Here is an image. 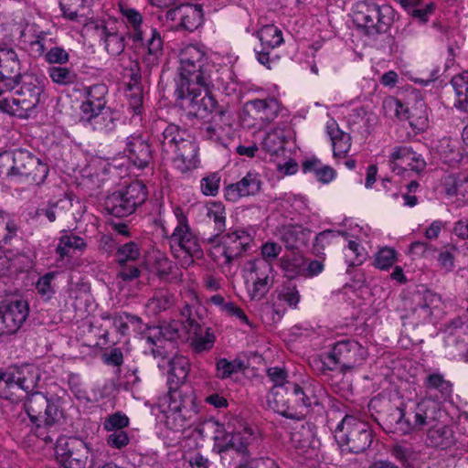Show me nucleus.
I'll return each mask as SVG.
<instances>
[{
  "instance_id": "1",
  "label": "nucleus",
  "mask_w": 468,
  "mask_h": 468,
  "mask_svg": "<svg viewBox=\"0 0 468 468\" xmlns=\"http://www.w3.org/2000/svg\"><path fill=\"white\" fill-rule=\"evenodd\" d=\"M180 80L176 83L175 94L183 98L193 92L194 86L212 87L215 66L203 49L195 45L183 48L179 53Z\"/></svg>"
},
{
  "instance_id": "57",
  "label": "nucleus",
  "mask_w": 468,
  "mask_h": 468,
  "mask_svg": "<svg viewBox=\"0 0 468 468\" xmlns=\"http://www.w3.org/2000/svg\"><path fill=\"white\" fill-rule=\"evenodd\" d=\"M190 417L191 414H184L182 412H173L168 410L165 423L169 429L175 431H180L187 425V421Z\"/></svg>"
},
{
  "instance_id": "14",
  "label": "nucleus",
  "mask_w": 468,
  "mask_h": 468,
  "mask_svg": "<svg viewBox=\"0 0 468 468\" xmlns=\"http://www.w3.org/2000/svg\"><path fill=\"white\" fill-rule=\"evenodd\" d=\"M210 87L194 86L193 92H190L183 98H177L186 102V107L190 114L197 118H206L209 113H214L213 120L216 117L221 118L224 114L222 110H218V102L209 91Z\"/></svg>"
},
{
  "instance_id": "17",
  "label": "nucleus",
  "mask_w": 468,
  "mask_h": 468,
  "mask_svg": "<svg viewBox=\"0 0 468 468\" xmlns=\"http://www.w3.org/2000/svg\"><path fill=\"white\" fill-rule=\"evenodd\" d=\"M181 324L178 321L163 323L159 326H153L145 335V342L152 346L151 353L154 357L165 358L164 351L165 341H176L180 337Z\"/></svg>"
},
{
  "instance_id": "16",
  "label": "nucleus",
  "mask_w": 468,
  "mask_h": 468,
  "mask_svg": "<svg viewBox=\"0 0 468 468\" xmlns=\"http://www.w3.org/2000/svg\"><path fill=\"white\" fill-rule=\"evenodd\" d=\"M45 84L41 78L34 75L25 76L21 79V86L16 91V103L24 110L26 117L34 110L40 101V96L44 92Z\"/></svg>"
},
{
  "instance_id": "63",
  "label": "nucleus",
  "mask_w": 468,
  "mask_h": 468,
  "mask_svg": "<svg viewBox=\"0 0 468 468\" xmlns=\"http://www.w3.org/2000/svg\"><path fill=\"white\" fill-rule=\"evenodd\" d=\"M54 277L55 274L53 272H48L40 277L37 282V292L46 299H49L54 292L51 284Z\"/></svg>"
},
{
  "instance_id": "35",
  "label": "nucleus",
  "mask_w": 468,
  "mask_h": 468,
  "mask_svg": "<svg viewBox=\"0 0 468 468\" xmlns=\"http://www.w3.org/2000/svg\"><path fill=\"white\" fill-rule=\"evenodd\" d=\"M87 120L95 131L107 133L115 129L118 114L110 108H104L89 114Z\"/></svg>"
},
{
  "instance_id": "61",
  "label": "nucleus",
  "mask_w": 468,
  "mask_h": 468,
  "mask_svg": "<svg viewBox=\"0 0 468 468\" xmlns=\"http://www.w3.org/2000/svg\"><path fill=\"white\" fill-rule=\"evenodd\" d=\"M130 442V437L123 430H117L116 431L110 432L107 437V443L110 447L114 449H122Z\"/></svg>"
},
{
  "instance_id": "55",
  "label": "nucleus",
  "mask_w": 468,
  "mask_h": 468,
  "mask_svg": "<svg viewBox=\"0 0 468 468\" xmlns=\"http://www.w3.org/2000/svg\"><path fill=\"white\" fill-rule=\"evenodd\" d=\"M129 424V419L125 414L115 412L105 418L103 428L109 432L123 430Z\"/></svg>"
},
{
  "instance_id": "45",
  "label": "nucleus",
  "mask_w": 468,
  "mask_h": 468,
  "mask_svg": "<svg viewBox=\"0 0 468 468\" xmlns=\"http://www.w3.org/2000/svg\"><path fill=\"white\" fill-rule=\"evenodd\" d=\"M398 410L399 411V417L397 424L401 432L406 434L422 430L420 417L416 406L414 410L410 411H406L402 408H399Z\"/></svg>"
},
{
  "instance_id": "22",
  "label": "nucleus",
  "mask_w": 468,
  "mask_h": 468,
  "mask_svg": "<svg viewBox=\"0 0 468 468\" xmlns=\"http://www.w3.org/2000/svg\"><path fill=\"white\" fill-rule=\"evenodd\" d=\"M171 19L178 18L180 26L188 31L198 28L203 22V10L199 5L186 4L171 9L167 13Z\"/></svg>"
},
{
  "instance_id": "25",
  "label": "nucleus",
  "mask_w": 468,
  "mask_h": 468,
  "mask_svg": "<svg viewBox=\"0 0 468 468\" xmlns=\"http://www.w3.org/2000/svg\"><path fill=\"white\" fill-rule=\"evenodd\" d=\"M411 311L420 312L419 317L422 321L428 320L431 314V307L441 302V296L428 289H419L411 294Z\"/></svg>"
},
{
  "instance_id": "56",
  "label": "nucleus",
  "mask_w": 468,
  "mask_h": 468,
  "mask_svg": "<svg viewBox=\"0 0 468 468\" xmlns=\"http://www.w3.org/2000/svg\"><path fill=\"white\" fill-rule=\"evenodd\" d=\"M241 367V362L229 361L226 358H220L217 362V376L221 379H225L229 378L233 373L240 370Z\"/></svg>"
},
{
  "instance_id": "6",
  "label": "nucleus",
  "mask_w": 468,
  "mask_h": 468,
  "mask_svg": "<svg viewBox=\"0 0 468 468\" xmlns=\"http://www.w3.org/2000/svg\"><path fill=\"white\" fill-rule=\"evenodd\" d=\"M395 11L388 5L359 2L353 12V22L367 36L385 33L394 21Z\"/></svg>"
},
{
  "instance_id": "11",
  "label": "nucleus",
  "mask_w": 468,
  "mask_h": 468,
  "mask_svg": "<svg viewBox=\"0 0 468 468\" xmlns=\"http://www.w3.org/2000/svg\"><path fill=\"white\" fill-rule=\"evenodd\" d=\"M246 282H251L249 293L251 300H261L273 282V267L266 260H250L244 266Z\"/></svg>"
},
{
  "instance_id": "18",
  "label": "nucleus",
  "mask_w": 468,
  "mask_h": 468,
  "mask_svg": "<svg viewBox=\"0 0 468 468\" xmlns=\"http://www.w3.org/2000/svg\"><path fill=\"white\" fill-rule=\"evenodd\" d=\"M388 162L390 169L398 174L402 173L407 168L420 173L426 167V162L421 154L406 145L394 147L389 154Z\"/></svg>"
},
{
  "instance_id": "21",
  "label": "nucleus",
  "mask_w": 468,
  "mask_h": 468,
  "mask_svg": "<svg viewBox=\"0 0 468 468\" xmlns=\"http://www.w3.org/2000/svg\"><path fill=\"white\" fill-rule=\"evenodd\" d=\"M198 146L197 144L187 135L176 147L172 155L166 156L175 167L182 173H186L197 167Z\"/></svg>"
},
{
  "instance_id": "10",
  "label": "nucleus",
  "mask_w": 468,
  "mask_h": 468,
  "mask_svg": "<svg viewBox=\"0 0 468 468\" xmlns=\"http://www.w3.org/2000/svg\"><path fill=\"white\" fill-rule=\"evenodd\" d=\"M214 447L213 450L218 453H225L229 451H234L241 455H250L248 447L254 439L253 430L249 426H244L238 431L226 432L224 426L215 421Z\"/></svg>"
},
{
  "instance_id": "34",
  "label": "nucleus",
  "mask_w": 468,
  "mask_h": 468,
  "mask_svg": "<svg viewBox=\"0 0 468 468\" xmlns=\"http://www.w3.org/2000/svg\"><path fill=\"white\" fill-rule=\"evenodd\" d=\"M310 235L309 229L299 225H290L282 229L281 239L288 250H298L308 242Z\"/></svg>"
},
{
  "instance_id": "47",
  "label": "nucleus",
  "mask_w": 468,
  "mask_h": 468,
  "mask_svg": "<svg viewBox=\"0 0 468 468\" xmlns=\"http://www.w3.org/2000/svg\"><path fill=\"white\" fill-rule=\"evenodd\" d=\"M441 158L449 165H455L463 159V153L456 141L443 139L439 146Z\"/></svg>"
},
{
  "instance_id": "52",
  "label": "nucleus",
  "mask_w": 468,
  "mask_h": 468,
  "mask_svg": "<svg viewBox=\"0 0 468 468\" xmlns=\"http://www.w3.org/2000/svg\"><path fill=\"white\" fill-rule=\"evenodd\" d=\"M364 248L356 241L350 240L344 249L345 261L348 267L360 265L365 258Z\"/></svg>"
},
{
  "instance_id": "26",
  "label": "nucleus",
  "mask_w": 468,
  "mask_h": 468,
  "mask_svg": "<svg viewBox=\"0 0 468 468\" xmlns=\"http://www.w3.org/2000/svg\"><path fill=\"white\" fill-rule=\"evenodd\" d=\"M72 201L66 197L58 199H50L47 204L39 207L36 212L35 217L44 216L48 220L52 223L57 219H67L72 213Z\"/></svg>"
},
{
  "instance_id": "48",
  "label": "nucleus",
  "mask_w": 468,
  "mask_h": 468,
  "mask_svg": "<svg viewBox=\"0 0 468 468\" xmlns=\"http://www.w3.org/2000/svg\"><path fill=\"white\" fill-rule=\"evenodd\" d=\"M86 246L87 244L81 237L74 234H65L59 238L56 252L63 259L69 256L70 250H82Z\"/></svg>"
},
{
  "instance_id": "53",
  "label": "nucleus",
  "mask_w": 468,
  "mask_h": 468,
  "mask_svg": "<svg viewBox=\"0 0 468 468\" xmlns=\"http://www.w3.org/2000/svg\"><path fill=\"white\" fill-rule=\"evenodd\" d=\"M288 388L291 390L292 404H295L296 406H303L306 409L310 408L313 404H317L316 398L308 396L298 384L288 383Z\"/></svg>"
},
{
  "instance_id": "12",
  "label": "nucleus",
  "mask_w": 468,
  "mask_h": 468,
  "mask_svg": "<svg viewBox=\"0 0 468 468\" xmlns=\"http://www.w3.org/2000/svg\"><path fill=\"white\" fill-rule=\"evenodd\" d=\"M252 236L243 229H237L223 235L220 244L212 250V255L219 261L223 259V264H231L235 260L251 248Z\"/></svg>"
},
{
  "instance_id": "33",
  "label": "nucleus",
  "mask_w": 468,
  "mask_h": 468,
  "mask_svg": "<svg viewBox=\"0 0 468 468\" xmlns=\"http://www.w3.org/2000/svg\"><path fill=\"white\" fill-rule=\"evenodd\" d=\"M427 444L440 449H448L455 444L454 432L447 425L430 427L427 431Z\"/></svg>"
},
{
  "instance_id": "37",
  "label": "nucleus",
  "mask_w": 468,
  "mask_h": 468,
  "mask_svg": "<svg viewBox=\"0 0 468 468\" xmlns=\"http://www.w3.org/2000/svg\"><path fill=\"white\" fill-rule=\"evenodd\" d=\"M416 407L420 417L421 429L425 426L435 425L441 418V408L434 399L425 397L416 404Z\"/></svg>"
},
{
  "instance_id": "9",
  "label": "nucleus",
  "mask_w": 468,
  "mask_h": 468,
  "mask_svg": "<svg viewBox=\"0 0 468 468\" xmlns=\"http://www.w3.org/2000/svg\"><path fill=\"white\" fill-rule=\"evenodd\" d=\"M55 451L63 468H92L90 447L80 438H59Z\"/></svg>"
},
{
  "instance_id": "8",
  "label": "nucleus",
  "mask_w": 468,
  "mask_h": 468,
  "mask_svg": "<svg viewBox=\"0 0 468 468\" xmlns=\"http://www.w3.org/2000/svg\"><path fill=\"white\" fill-rule=\"evenodd\" d=\"M147 198L145 185L141 181L109 195L104 202L106 211L117 218L133 214Z\"/></svg>"
},
{
  "instance_id": "64",
  "label": "nucleus",
  "mask_w": 468,
  "mask_h": 468,
  "mask_svg": "<svg viewBox=\"0 0 468 468\" xmlns=\"http://www.w3.org/2000/svg\"><path fill=\"white\" fill-rule=\"evenodd\" d=\"M261 250L262 258L257 260H266L271 263L282 252V247L276 242H266L261 245Z\"/></svg>"
},
{
  "instance_id": "2",
  "label": "nucleus",
  "mask_w": 468,
  "mask_h": 468,
  "mask_svg": "<svg viewBox=\"0 0 468 468\" xmlns=\"http://www.w3.org/2000/svg\"><path fill=\"white\" fill-rule=\"evenodd\" d=\"M368 356L367 349L354 339L336 342L330 352L309 358V365L317 375L325 376L338 370L342 374L362 366Z\"/></svg>"
},
{
  "instance_id": "28",
  "label": "nucleus",
  "mask_w": 468,
  "mask_h": 468,
  "mask_svg": "<svg viewBox=\"0 0 468 468\" xmlns=\"http://www.w3.org/2000/svg\"><path fill=\"white\" fill-rule=\"evenodd\" d=\"M11 376L9 392L12 391L13 395L18 389L24 390L27 393L32 391L39 380V371L34 367H22L16 374H12Z\"/></svg>"
},
{
  "instance_id": "42",
  "label": "nucleus",
  "mask_w": 468,
  "mask_h": 468,
  "mask_svg": "<svg viewBox=\"0 0 468 468\" xmlns=\"http://www.w3.org/2000/svg\"><path fill=\"white\" fill-rule=\"evenodd\" d=\"M451 85L457 96L454 106L463 112H468V73L463 72L452 77Z\"/></svg>"
},
{
  "instance_id": "4",
  "label": "nucleus",
  "mask_w": 468,
  "mask_h": 468,
  "mask_svg": "<svg viewBox=\"0 0 468 468\" xmlns=\"http://www.w3.org/2000/svg\"><path fill=\"white\" fill-rule=\"evenodd\" d=\"M119 8L131 39L146 49L143 57L144 63L147 67L157 65L164 51L160 33L151 27L147 34L148 27L144 25L143 15L137 9L124 4H120Z\"/></svg>"
},
{
  "instance_id": "58",
  "label": "nucleus",
  "mask_w": 468,
  "mask_h": 468,
  "mask_svg": "<svg viewBox=\"0 0 468 468\" xmlns=\"http://www.w3.org/2000/svg\"><path fill=\"white\" fill-rule=\"evenodd\" d=\"M0 111L19 118H27L24 110L16 103V96L3 97L0 99Z\"/></svg>"
},
{
  "instance_id": "49",
  "label": "nucleus",
  "mask_w": 468,
  "mask_h": 468,
  "mask_svg": "<svg viewBox=\"0 0 468 468\" xmlns=\"http://www.w3.org/2000/svg\"><path fill=\"white\" fill-rule=\"evenodd\" d=\"M48 75L52 81L58 85H72L78 80L77 73L68 67H50L48 69Z\"/></svg>"
},
{
  "instance_id": "36",
  "label": "nucleus",
  "mask_w": 468,
  "mask_h": 468,
  "mask_svg": "<svg viewBox=\"0 0 468 468\" xmlns=\"http://www.w3.org/2000/svg\"><path fill=\"white\" fill-rule=\"evenodd\" d=\"M188 331L192 334L189 337V345L195 353L200 354L213 348L216 336L210 327H207L203 332L199 325V329H190Z\"/></svg>"
},
{
  "instance_id": "40",
  "label": "nucleus",
  "mask_w": 468,
  "mask_h": 468,
  "mask_svg": "<svg viewBox=\"0 0 468 468\" xmlns=\"http://www.w3.org/2000/svg\"><path fill=\"white\" fill-rule=\"evenodd\" d=\"M176 303V297L174 292L167 289L156 290L153 296L148 300L146 307L153 314H159L165 312Z\"/></svg>"
},
{
  "instance_id": "27",
  "label": "nucleus",
  "mask_w": 468,
  "mask_h": 468,
  "mask_svg": "<svg viewBox=\"0 0 468 468\" xmlns=\"http://www.w3.org/2000/svg\"><path fill=\"white\" fill-rule=\"evenodd\" d=\"M423 386L428 398L434 399H446L452 393V384L440 372H434L426 376Z\"/></svg>"
},
{
  "instance_id": "3",
  "label": "nucleus",
  "mask_w": 468,
  "mask_h": 468,
  "mask_svg": "<svg viewBox=\"0 0 468 468\" xmlns=\"http://www.w3.org/2000/svg\"><path fill=\"white\" fill-rule=\"evenodd\" d=\"M48 173V165L27 150L19 149L0 154V176L2 177L41 186Z\"/></svg>"
},
{
  "instance_id": "38",
  "label": "nucleus",
  "mask_w": 468,
  "mask_h": 468,
  "mask_svg": "<svg viewBox=\"0 0 468 468\" xmlns=\"http://www.w3.org/2000/svg\"><path fill=\"white\" fill-rule=\"evenodd\" d=\"M166 403L169 411L182 412L184 414H191L194 401L193 398L182 393L177 388L170 386L166 398Z\"/></svg>"
},
{
  "instance_id": "15",
  "label": "nucleus",
  "mask_w": 468,
  "mask_h": 468,
  "mask_svg": "<svg viewBox=\"0 0 468 468\" xmlns=\"http://www.w3.org/2000/svg\"><path fill=\"white\" fill-rule=\"evenodd\" d=\"M24 408L30 420L40 426H51L58 417V408L42 392H33L27 397Z\"/></svg>"
},
{
  "instance_id": "19",
  "label": "nucleus",
  "mask_w": 468,
  "mask_h": 468,
  "mask_svg": "<svg viewBox=\"0 0 468 468\" xmlns=\"http://www.w3.org/2000/svg\"><path fill=\"white\" fill-rule=\"evenodd\" d=\"M94 30L110 56L116 57L124 51L125 36L118 31L116 20L99 21Z\"/></svg>"
},
{
  "instance_id": "62",
  "label": "nucleus",
  "mask_w": 468,
  "mask_h": 468,
  "mask_svg": "<svg viewBox=\"0 0 468 468\" xmlns=\"http://www.w3.org/2000/svg\"><path fill=\"white\" fill-rule=\"evenodd\" d=\"M45 59L49 64H64L69 61V55L63 48L55 47L46 52Z\"/></svg>"
},
{
  "instance_id": "23",
  "label": "nucleus",
  "mask_w": 468,
  "mask_h": 468,
  "mask_svg": "<svg viewBox=\"0 0 468 468\" xmlns=\"http://www.w3.org/2000/svg\"><path fill=\"white\" fill-rule=\"evenodd\" d=\"M125 153L130 161L139 168L146 167L152 159L150 145L140 134L127 137Z\"/></svg>"
},
{
  "instance_id": "7",
  "label": "nucleus",
  "mask_w": 468,
  "mask_h": 468,
  "mask_svg": "<svg viewBox=\"0 0 468 468\" xmlns=\"http://www.w3.org/2000/svg\"><path fill=\"white\" fill-rule=\"evenodd\" d=\"M335 437L340 445H346L350 452L356 454L365 452L373 438L369 425L351 415L337 425Z\"/></svg>"
},
{
  "instance_id": "50",
  "label": "nucleus",
  "mask_w": 468,
  "mask_h": 468,
  "mask_svg": "<svg viewBox=\"0 0 468 468\" xmlns=\"http://www.w3.org/2000/svg\"><path fill=\"white\" fill-rule=\"evenodd\" d=\"M116 261L120 265L128 261H135L141 256L140 246L134 241H129L121 245L116 251Z\"/></svg>"
},
{
  "instance_id": "44",
  "label": "nucleus",
  "mask_w": 468,
  "mask_h": 468,
  "mask_svg": "<svg viewBox=\"0 0 468 468\" xmlns=\"http://www.w3.org/2000/svg\"><path fill=\"white\" fill-rule=\"evenodd\" d=\"M206 217L213 221L216 236L226 229V208L221 202H208L206 205Z\"/></svg>"
},
{
  "instance_id": "41",
  "label": "nucleus",
  "mask_w": 468,
  "mask_h": 468,
  "mask_svg": "<svg viewBox=\"0 0 468 468\" xmlns=\"http://www.w3.org/2000/svg\"><path fill=\"white\" fill-rule=\"evenodd\" d=\"M169 377L168 382L170 385L173 383L176 386L183 384L186 379L190 364L188 359L184 356H176L169 359Z\"/></svg>"
},
{
  "instance_id": "5",
  "label": "nucleus",
  "mask_w": 468,
  "mask_h": 468,
  "mask_svg": "<svg viewBox=\"0 0 468 468\" xmlns=\"http://www.w3.org/2000/svg\"><path fill=\"white\" fill-rule=\"evenodd\" d=\"M175 214L178 223L168 237V241L174 257L178 260L181 267L187 269L196 259L202 258L203 250L183 211L177 207Z\"/></svg>"
},
{
  "instance_id": "43",
  "label": "nucleus",
  "mask_w": 468,
  "mask_h": 468,
  "mask_svg": "<svg viewBox=\"0 0 468 468\" xmlns=\"http://www.w3.org/2000/svg\"><path fill=\"white\" fill-rule=\"evenodd\" d=\"M0 68V76H15L21 79L20 61L13 48H3Z\"/></svg>"
},
{
  "instance_id": "24",
  "label": "nucleus",
  "mask_w": 468,
  "mask_h": 468,
  "mask_svg": "<svg viewBox=\"0 0 468 468\" xmlns=\"http://www.w3.org/2000/svg\"><path fill=\"white\" fill-rule=\"evenodd\" d=\"M267 403L272 410L282 416L289 419L294 418V414L291 412L292 398L288 383L285 385H273L268 395Z\"/></svg>"
},
{
  "instance_id": "60",
  "label": "nucleus",
  "mask_w": 468,
  "mask_h": 468,
  "mask_svg": "<svg viewBox=\"0 0 468 468\" xmlns=\"http://www.w3.org/2000/svg\"><path fill=\"white\" fill-rule=\"evenodd\" d=\"M173 262L165 255L158 254L154 258V271L160 279H166L173 271Z\"/></svg>"
},
{
  "instance_id": "29",
  "label": "nucleus",
  "mask_w": 468,
  "mask_h": 468,
  "mask_svg": "<svg viewBox=\"0 0 468 468\" xmlns=\"http://www.w3.org/2000/svg\"><path fill=\"white\" fill-rule=\"evenodd\" d=\"M249 112L254 114V118L264 122L273 121L280 111V104L274 98L264 100L256 99L247 103Z\"/></svg>"
},
{
  "instance_id": "30",
  "label": "nucleus",
  "mask_w": 468,
  "mask_h": 468,
  "mask_svg": "<svg viewBox=\"0 0 468 468\" xmlns=\"http://www.w3.org/2000/svg\"><path fill=\"white\" fill-rule=\"evenodd\" d=\"M107 86L104 84H95L85 89L86 101L82 102L80 109L86 115L93 113L97 111L104 110L107 94Z\"/></svg>"
},
{
  "instance_id": "54",
  "label": "nucleus",
  "mask_w": 468,
  "mask_h": 468,
  "mask_svg": "<svg viewBox=\"0 0 468 468\" xmlns=\"http://www.w3.org/2000/svg\"><path fill=\"white\" fill-rule=\"evenodd\" d=\"M396 255L394 249L388 247L380 249L375 256V266L380 270L390 268L396 261Z\"/></svg>"
},
{
  "instance_id": "31",
  "label": "nucleus",
  "mask_w": 468,
  "mask_h": 468,
  "mask_svg": "<svg viewBox=\"0 0 468 468\" xmlns=\"http://www.w3.org/2000/svg\"><path fill=\"white\" fill-rule=\"evenodd\" d=\"M326 133L329 135L335 157H345L351 148V136L340 130L335 120L326 123Z\"/></svg>"
},
{
  "instance_id": "20",
  "label": "nucleus",
  "mask_w": 468,
  "mask_h": 468,
  "mask_svg": "<svg viewBox=\"0 0 468 468\" xmlns=\"http://www.w3.org/2000/svg\"><path fill=\"white\" fill-rule=\"evenodd\" d=\"M261 187V176L254 171H249L239 181L226 186L223 192L227 201L236 203L243 197L257 195Z\"/></svg>"
},
{
  "instance_id": "32",
  "label": "nucleus",
  "mask_w": 468,
  "mask_h": 468,
  "mask_svg": "<svg viewBox=\"0 0 468 468\" xmlns=\"http://www.w3.org/2000/svg\"><path fill=\"white\" fill-rule=\"evenodd\" d=\"M187 136L185 131L177 125L168 124L163 133L157 136L162 154L165 158L172 155L177 145Z\"/></svg>"
},
{
  "instance_id": "13",
  "label": "nucleus",
  "mask_w": 468,
  "mask_h": 468,
  "mask_svg": "<svg viewBox=\"0 0 468 468\" xmlns=\"http://www.w3.org/2000/svg\"><path fill=\"white\" fill-rule=\"evenodd\" d=\"M29 306L27 301L12 300L0 305V336L16 333L27 321Z\"/></svg>"
},
{
  "instance_id": "51",
  "label": "nucleus",
  "mask_w": 468,
  "mask_h": 468,
  "mask_svg": "<svg viewBox=\"0 0 468 468\" xmlns=\"http://www.w3.org/2000/svg\"><path fill=\"white\" fill-rule=\"evenodd\" d=\"M261 147L270 154H278L284 147V136L282 131L273 130L266 133Z\"/></svg>"
},
{
  "instance_id": "59",
  "label": "nucleus",
  "mask_w": 468,
  "mask_h": 468,
  "mask_svg": "<svg viewBox=\"0 0 468 468\" xmlns=\"http://www.w3.org/2000/svg\"><path fill=\"white\" fill-rule=\"evenodd\" d=\"M220 176L214 173L207 176L201 180V191L206 196H216L219 189Z\"/></svg>"
},
{
  "instance_id": "46",
  "label": "nucleus",
  "mask_w": 468,
  "mask_h": 468,
  "mask_svg": "<svg viewBox=\"0 0 468 468\" xmlns=\"http://www.w3.org/2000/svg\"><path fill=\"white\" fill-rule=\"evenodd\" d=\"M257 37L261 41V47L266 49H273L283 42L282 31L273 25H266L258 32Z\"/></svg>"
},
{
  "instance_id": "39",
  "label": "nucleus",
  "mask_w": 468,
  "mask_h": 468,
  "mask_svg": "<svg viewBox=\"0 0 468 468\" xmlns=\"http://www.w3.org/2000/svg\"><path fill=\"white\" fill-rule=\"evenodd\" d=\"M306 258L301 253L284 255L280 259V266L284 275L292 280L299 276L303 277Z\"/></svg>"
}]
</instances>
